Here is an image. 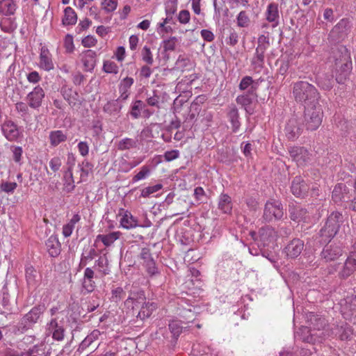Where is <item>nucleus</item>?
<instances>
[{
  "label": "nucleus",
  "instance_id": "obj_64",
  "mask_svg": "<svg viewBox=\"0 0 356 356\" xmlns=\"http://www.w3.org/2000/svg\"><path fill=\"white\" fill-rule=\"evenodd\" d=\"M178 40L175 37H170L169 39L163 41V49L165 51H174L175 49Z\"/></svg>",
  "mask_w": 356,
  "mask_h": 356
},
{
  "label": "nucleus",
  "instance_id": "obj_50",
  "mask_svg": "<svg viewBox=\"0 0 356 356\" xmlns=\"http://www.w3.org/2000/svg\"><path fill=\"white\" fill-rule=\"evenodd\" d=\"M28 103L19 102L15 104V109L18 113L20 114L21 117L25 120L26 118L30 117V111Z\"/></svg>",
  "mask_w": 356,
  "mask_h": 356
},
{
  "label": "nucleus",
  "instance_id": "obj_24",
  "mask_svg": "<svg viewBox=\"0 0 356 356\" xmlns=\"http://www.w3.org/2000/svg\"><path fill=\"white\" fill-rule=\"evenodd\" d=\"M350 197V191L344 184L340 183L335 186L332 194V198L335 203L348 202Z\"/></svg>",
  "mask_w": 356,
  "mask_h": 356
},
{
  "label": "nucleus",
  "instance_id": "obj_22",
  "mask_svg": "<svg viewBox=\"0 0 356 356\" xmlns=\"http://www.w3.org/2000/svg\"><path fill=\"white\" fill-rule=\"evenodd\" d=\"M289 213L290 218L296 222H307L309 219V213L307 209L302 207L300 205H289Z\"/></svg>",
  "mask_w": 356,
  "mask_h": 356
},
{
  "label": "nucleus",
  "instance_id": "obj_58",
  "mask_svg": "<svg viewBox=\"0 0 356 356\" xmlns=\"http://www.w3.org/2000/svg\"><path fill=\"white\" fill-rule=\"evenodd\" d=\"M145 294L142 290H138L137 291H131L128 298L125 301V304H129V301L138 302L139 300H144Z\"/></svg>",
  "mask_w": 356,
  "mask_h": 356
},
{
  "label": "nucleus",
  "instance_id": "obj_56",
  "mask_svg": "<svg viewBox=\"0 0 356 356\" xmlns=\"http://www.w3.org/2000/svg\"><path fill=\"white\" fill-rule=\"evenodd\" d=\"M143 265L145 266L146 271L149 276L152 277L159 274V271L154 259L150 260L147 263H143Z\"/></svg>",
  "mask_w": 356,
  "mask_h": 356
},
{
  "label": "nucleus",
  "instance_id": "obj_6",
  "mask_svg": "<svg viewBox=\"0 0 356 356\" xmlns=\"http://www.w3.org/2000/svg\"><path fill=\"white\" fill-rule=\"evenodd\" d=\"M46 309L44 304L34 306L28 313L24 314L17 323L16 327L18 332L24 333L31 329L38 322Z\"/></svg>",
  "mask_w": 356,
  "mask_h": 356
},
{
  "label": "nucleus",
  "instance_id": "obj_30",
  "mask_svg": "<svg viewBox=\"0 0 356 356\" xmlns=\"http://www.w3.org/2000/svg\"><path fill=\"white\" fill-rule=\"evenodd\" d=\"M47 250L51 257H58L61 251V244L55 235H51L45 243Z\"/></svg>",
  "mask_w": 356,
  "mask_h": 356
},
{
  "label": "nucleus",
  "instance_id": "obj_11",
  "mask_svg": "<svg viewBox=\"0 0 356 356\" xmlns=\"http://www.w3.org/2000/svg\"><path fill=\"white\" fill-rule=\"evenodd\" d=\"M302 124L298 118L292 117L287 121L284 128V133L289 140H296L302 134Z\"/></svg>",
  "mask_w": 356,
  "mask_h": 356
},
{
  "label": "nucleus",
  "instance_id": "obj_43",
  "mask_svg": "<svg viewBox=\"0 0 356 356\" xmlns=\"http://www.w3.org/2000/svg\"><path fill=\"white\" fill-rule=\"evenodd\" d=\"M77 15L75 11L71 7H67L64 10V17L62 19L63 24L74 25L76 23Z\"/></svg>",
  "mask_w": 356,
  "mask_h": 356
},
{
  "label": "nucleus",
  "instance_id": "obj_10",
  "mask_svg": "<svg viewBox=\"0 0 356 356\" xmlns=\"http://www.w3.org/2000/svg\"><path fill=\"white\" fill-rule=\"evenodd\" d=\"M288 151L292 160L299 166H303L311 161V154L304 147H289Z\"/></svg>",
  "mask_w": 356,
  "mask_h": 356
},
{
  "label": "nucleus",
  "instance_id": "obj_60",
  "mask_svg": "<svg viewBox=\"0 0 356 356\" xmlns=\"http://www.w3.org/2000/svg\"><path fill=\"white\" fill-rule=\"evenodd\" d=\"M102 6L106 13L113 12L117 8L118 0H104L102 2Z\"/></svg>",
  "mask_w": 356,
  "mask_h": 356
},
{
  "label": "nucleus",
  "instance_id": "obj_26",
  "mask_svg": "<svg viewBox=\"0 0 356 356\" xmlns=\"http://www.w3.org/2000/svg\"><path fill=\"white\" fill-rule=\"evenodd\" d=\"M304 242L299 238H294L285 248L287 257L294 259L298 257L303 250Z\"/></svg>",
  "mask_w": 356,
  "mask_h": 356
},
{
  "label": "nucleus",
  "instance_id": "obj_20",
  "mask_svg": "<svg viewBox=\"0 0 356 356\" xmlns=\"http://www.w3.org/2000/svg\"><path fill=\"white\" fill-rule=\"evenodd\" d=\"M341 312L346 318L356 317V296H347L341 303Z\"/></svg>",
  "mask_w": 356,
  "mask_h": 356
},
{
  "label": "nucleus",
  "instance_id": "obj_1",
  "mask_svg": "<svg viewBox=\"0 0 356 356\" xmlns=\"http://www.w3.org/2000/svg\"><path fill=\"white\" fill-rule=\"evenodd\" d=\"M335 80L343 84L348 79L353 66L350 54L345 46H339L333 51Z\"/></svg>",
  "mask_w": 356,
  "mask_h": 356
},
{
  "label": "nucleus",
  "instance_id": "obj_48",
  "mask_svg": "<svg viewBox=\"0 0 356 356\" xmlns=\"http://www.w3.org/2000/svg\"><path fill=\"white\" fill-rule=\"evenodd\" d=\"M136 146L137 140L129 138H124L120 140L117 144V147L120 151L135 148Z\"/></svg>",
  "mask_w": 356,
  "mask_h": 356
},
{
  "label": "nucleus",
  "instance_id": "obj_45",
  "mask_svg": "<svg viewBox=\"0 0 356 356\" xmlns=\"http://www.w3.org/2000/svg\"><path fill=\"white\" fill-rule=\"evenodd\" d=\"M156 309V305L154 302H144L139 311L137 317L141 320H144L151 316L153 311Z\"/></svg>",
  "mask_w": 356,
  "mask_h": 356
},
{
  "label": "nucleus",
  "instance_id": "obj_15",
  "mask_svg": "<svg viewBox=\"0 0 356 356\" xmlns=\"http://www.w3.org/2000/svg\"><path fill=\"white\" fill-rule=\"evenodd\" d=\"M226 116L231 124L232 131L237 133L241 127L240 115L238 109L234 104L228 105L226 108Z\"/></svg>",
  "mask_w": 356,
  "mask_h": 356
},
{
  "label": "nucleus",
  "instance_id": "obj_53",
  "mask_svg": "<svg viewBox=\"0 0 356 356\" xmlns=\"http://www.w3.org/2000/svg\"><path fill=\"white\" fill-rule=\"evenodd\" d=\"M169 330L174 338L177 339L182 332V326L178 321H172L168 325Z\"/></svg>",
  "mask_w": 356,
  "mask_h": 356
},
{
  "label": "nucleus",
  "instance_id": "obj_42",
  "mask_svg": "<svg viewBox=\"0 0 356 356\" xmlns=\"http://www.w3.org/2000/svg\"><path fill=\"white\" fill-rule=\"evenodd\" d=\"M66 140L67 135L61 130L52 131L49 133L50 144L53 147L58 146Z\"/></svg>",
  "mask_w": 356,
  "mask_h": 356
},
{
  "label": "nucleus",
  "instance_id": "obj_44",
  "mask_svg": "<svg viewBox=\"0 0 356 356\" xmlns=\"http://www.w3.org/2000/svg\"><path fill=\"white\" fill-rule=\"evenodd\" d=\"M63 179L64 190L67 193L72 192L75 188L73 171H70V170H65L64 172Z\"/></svg>",
  "mask_w": 356,
  "mask_h": 356
},
{
  "label": "nucleus",
  "instance_id": "obj_8",
  "mask_svg": "<svg viewBox=\"0 0 356 356\" xmlns=\"http://www.w3.org/2000/svg\"><path fill=\"white\" fill-rule=\"evenodd\" d=\"M351 29V22L347 18H343L332 28L330 37L335 42H340L348 36Z\"/></svg>",
  "mask_w": 356,
  "mask_h": 356
},
{
  "label": "nucleus",
  "instance_id": "obj_41",
  "mask_svg": "<svg viewBox=\"0 0 356 356\" xmlns=\"http://www.w3.org/2000/svg\"><path fill=\"white\" fill-rule=\"evenodd\" d=\"M1 29L8 33H13L17 27L15 17H6L0 23Z\"/></svg>",
  "mask_w": 356,
  "mask_h": 356
},
{
  "label": "nucleus",
  "instance_id": "obj_51",
  "mask_svg": "<svg viewBox=\"0 0 356 356\" xmlns=\"http://www.w3.org/2000/svg\"><path fill=\"white\" fill-rule=\"evenodd\" d=\"M140 55L142 60L147 65H152L154 63L153 54L148 46L145 45L141 49Z\"/></svg>",
  "mask_w": 356,
  "mask_h": 356
},
{
  "label": "nucleus",
  "instance_id": "obj_21",
  "mask_svg": "<svg viewBox=\"0 0 356 356\" xmlns=\"http://www.w3.org/2000/svg\"><path fill=\"white\" fill-rule=\"evenodd\" d=\"M134 83V79L132 77L127 76L120 80L118 84V92L120 100L127 101L131 95V88Z\"/></svg>",
  "mask_w": 356,
  "mask_h": 356
},
{
  "label": "nucleus",
  "instance_id": "obj_31",
  "mask_svg": "<svg viewBox=\"0 0 356 356\" xmlns=\"http://www.w3.org/2000/svg\"><path fill=\"white\" fill-rule=\"evenodd\" d=\"M266 51L262 47L256 48L255 53L251 59V65L254 70L260 71L264 67Z\"/></svg>",
  "mask_w": 356,
  "mask_h": 356
},
{
  "label": "nucleus",
  "instance_id": "obj_18",
  "mask_svg": "<svg viewBox=\"0 0 356 356\" xmlns=\"http://www.w3.org/2000/svg\"><path fill=\"white\" fill-rule=\"evenodd\" d=\"M25 276L28 287L30 289H35L40 284L42 275L32 266H26Z\"/></svg>",
  "mask_w": 356,
  "mask_h": 356
},
{
  "label": "nucleus",
  "instance_id": "obj_55",
  "mask_svg": "<svg viewBox=\"0 0 356 356\" xmlns=\"http://www.w3.org/2000/svg\"><path fill=\"white\" fill-rule=\"evenodd\" d=\"M150 168L148 165H143L140 170L132 178L133 182L145 179L150 175Z\"/></svg>",
  "mask_w": 356,
  "mask_h": 356
},
{
  "label": "nucleus",
  "instance_id": "obj_29",
  "mask_svg": "<svg viewBox=\"0 0 356 356\" xmlns=\"http://www.w3.org/2000/svg\"><path fill=\"white\" fill-rule=\"evenodd\" d=\"M39 66L45 71H50L54 67L51 54L44 47H42L40 50Z\"/></svg>",
  "mask_w": 356,
  "mask_h": 356
},
{
  "label": "nucleus",
  "instance_id": "obj_52",
  "mask_svg": "<svg viewBox=\"0 0 356 356\" xmlns=\"http://www.w3.org/2000/svg\"><path fill=\"white\" fill-rule=\"evenodd\" d=\"M163 188V185L161 184H157L154 186H149L145 187L141 190L140 196L143 197H149L154 193L159 191Z\"/></svg>",
  "mask_w": 356,
  "mask_h": 356
},
{
  "label": "nucleus",
  "instance_id": "obj_47",
  "mask_svg": "<svg viewBox=\"0 0 356 356\" xmlns=\"http://www.w3.org/2000/svg\"><path fill=\"white\" fill-rule=\"evenodd\" d=\"M81 175L79 182L84 181L88 178L90 173L92 172L93 165L87 160H84L79 164Z\"/></svg>",
  "mask_w": 356,
  "mask_h": 356
},
{
  "label": "nucleus",
  "instance_id": "obj_3",
  "mask_svg": "<svg viewBox=\"0 0 356 356\" xmlns=\"http://www.w3.org/2000/svg\"><path fill=\"white\" fill-rule=\"evenodd\" d=\"M50 319L46 325V332L57 341H62L65 338V321L63 312L58 307H51L49 311Z\"/></svg>",
  "mask_w": 356,
  "mask_h": 356
},
{
  "label": "nucleus",
  "instance_id": "obj_62",
  "mask_svg": "<svg viewBox=\"0 0 356 356\" xmlns=\"http://www.w3.org/2000/svg\"><path fill=\"white\" fill-rule=\"evenodd\" d=\"M103 70L106 73L117 74L118 72V66L113 61L106 60L104 63Z\"/></svg>",
  "mask_w": 356,
  "mask_h": 356
},
{
  "label": "nucleus",
  "instance_id": "obj_54",
  "mask_svg": "<svg viewBox=\"0 0 356 356\" xmlns=\"http://www.w3.org/2000/svg\"><path fill=\"white\" fill-rule=\"evenodd\" d=\"M193 195L198 204L207 203L208 197L204 189L202 187H196L194 189Z\"/></svg>",
  "mask_w": 356,
  "mask_h": 356
},
{
  "label": "nucleus",
  "instance_id": "obj_38",
  "mask_svg": "<svg viewBox=\"0 0 356 356\" xmlns=\"http://www.w3.org/2000/svg\"><path fill=\"white\" fill-rule=\"evenodd\" d=\"M145 107V104L140 99L134 100L131 105L128 114L133 119H138L142 113L143 109Z\"/></svg>",
  "mask_w": 356,
  "mask_h": 356
},
{
  "label": "nucleus",
  "instance_id": "obj_46",
  "mask_svg": "<svg viewBox=\"0 0 356 356\" xmlns=\"http://www.w3.org/2000/svg\"><path fill=\"white\" fill-rule=\"evenodd\" d=\"M97 256V252L95 248H91L85 250L81 254L79 267L83 268L86 266L89 261H92L95 257Z\"/></svg>",
  "mask_w": 356,
  "mask_h": 356
},
{
  "label": "nucleus",
  "instance_id": "obj_32",
  "mask_svg": "<svg viewBox=\"0 0 356 356\" xmlns=\"http://www.w3.org/2000/svg\"><path fill=\"white\" fill-rule=\"evenodd\" d=\"M266 19L268 22L273 23L272 26L276 27L279 24V10L278 5L275 3H270L266 12Z\"/></svg>",
  "mask_w": 356,
  "mask_h": 356
},
{
  "label": "nucleus",
  "instance_id": "obj_37",
  "mask_svg": "<svg viewBox=\"0 0 356 356\" xmlns=\"http://www.w3.org/2000/svg\"><path fill=\"white\" fill-rule=\"evenodd\" d=\"M46 346L44 343L36 344L26 350L21 352L22 356H48L45 353Z\"/></svg>",
  "mask_w": 356,
  "mask_h": 356
},
{
  "label": "nucleus",
  "instance_id": "obj_57",
  "mask_svg": "<svg viewBox=\"0 0 356 356\" xmlns=\"http://www.w3.org/2000/svg\"><path fill=\"white\" fill-rule=\"evenodd\" d=\"M159 100H160V96L158 95L157 90H153L152 91V95H147V99H146V103L147 105L150 106H154L158 108H159Z\"/></svg>",
  "mask_w": 356,
  "mask_h": 356
},
{
  "label": "nucleus",
  "instance_id": "obj_4",
  "mask_svg": "<svg viewBox=\"0 0 356 356\" xmlns=\"http://www.w3.org/2000/svg\"><path fill=\"white\" fill-rule=\"evenodd\" d=\"M343 216L339 211H333L327 217L325 224L319 232V235L325 243L329 242L339 232Z\"/></svg>",
  "mask_w": 356,
  "mask_h": 356
},
{
  "label": "nucleus",
  "instance_id": "obj_7",
  "mask_svg": "<svg viewBox=\"0 0 356 356\" xmlns=\"http://www.w3.org/2000/svg\"><path fill=\"white\" fill-rule=\"evenodd\" d=\"M284 215L283 205L280 200L270 199L264 206L263 220L269 222L280 220Z\"/></svg>",
  "mask_w": 356,
  "mask_h": 356
},
{
  "label": "nucleus",
  "instance_id": "obj_34",
  "mask_svg": "<svg viewBox=\"0 0 356 356\" xmlns=\"http://www.w3.org/2000/svg\"><path fill=\"white\" fill-rule=\"evenodd\" d=\"M60 92L63 98L67 102L71 107H74L80 102L78 92L73 91L71 88H62Z\"/></svg>",
  "mask_w": 356,
  "mask_h": 356
},
{
  "label": "nucleus",
  "instance_id": "obj_40",
  "mask_svg": "<svg viewBox=\"0 0 356 356\" xmlns=\"http://www.w3.org/2000/svg\"><path fill=\"white\" fill-rule=\"evenodd\" d=\"M316 83L321 89L330 90L334 85L333 75L325 74L318 76L316 79Z\"/></svg>",
  "mask_w": 356,
  "mask_h": 356
},
{
  "label": "nucleus",
  "instance_id": "obj_35",
  "mask_svg": "<svg viewBox=\"0 0 356 356\" xmlns=\"http://www.w3.org/2000/svg\"><path fill=\"white\" fill-rule=\"evenodd\" d=\"M17 8V6L13 0L0 1V13L5 16L13 15Z\"/></svg>",
  "mask_w": 356,
  "mask_h": 356
},
{
  "label": "nucleus",
  "instance_id": "obj_28",
  "mask_svg": "<svg viewBox=\"0 0 356 356\" xmlns=\"http://www.w3.org/2000/svg\"><path fill=\"white\" fill-rule=\"evenodd\" d=\"M232 197L227 193H221L218 200V209L225 214H231L233 209Z\"/></svg>",
  "mask_w": 356,
  "mask_h": 356
},
{
  "label": "nucleus",
  "instance_id": "obj_13",
  "mask_svg": "<svg viewBox=\"0 0 356 356\" xmlns=\"http://www.w3.org/2000/svg\"><path fill=\"white\" fill-rule=\"evenodd\" d=\"M44 97L45 92L44 90L42 87L38 86L27 95L26 99L30 108L38 110L42 106Z\"/></svg>",
  "mask_w": 356,
  "mask_h": 356
},
{
  "label": "nucleus",
  "instance_id": "obj_16",
  "mask_svg": "<svg viewBox=\"0 0 356 356\" xmlns=\"http://www.w3.org/2000/svg\"><path fill=\"white\" fill-rule=\"evenodd\" d=\"M309 190V185L300 176H296L291 181V191L297 197H305Z\"/></svg>",
  "mask_w": 356,
  "mask_h": 356
},
{
  "label": "nucleus",
  "instance_id": "obj_19",
  "mask_svg": "<svg viewBox=\"0 0 356 356\" xmlns=\"http://www.w3.org/2000/svg\"><path fill=\"white\" fill-rule=\"evenodd\" d=\"M3 136L9 141H16L20 135L17 125L11 120L5 121L1 125Z\"/></svg>",
  "mask_w": 356,
  "mask_h": 356
},
{
  "label": "nucleus",
  "instance_id": "obj_23",
  "mask_svg": "<svg viewBox=\"0 0 356 356\" xmlns=\"http://www.w3.org/2000/svg\"><path fill=\"white\" fill-rule=\"evenodd\" d=\"M81 61L83 63L84 70L92 72L97 62V54L91 49L83 51L80 54Z\"/></svg>",
  "mask_w": 356,
  "mask_h": 356
},
{
  "label": "nucleus",
  "instance_id": "obj_33",
  "mask_svg": "<svg viewBox=\"0 0 356 356\" xmlns=\"http://www.w3.org/2000/svg\"><path fill=\"white\" fill-rule=\"evenodd\" d=\"M258 83L254 81L250 76H244L238 86V88L241 90H248L247 93H256Z\"/></svg>",
  "mask_w": 356,
  "mask_h": 356
},
{
  "label": "nucleus",
  "instance_id": "obj_27",
  "mask_svg": "<svg viewBox=\"0 0 356 356\" xmlns=\"http://www.w3.org/2000/svg\"><path fill=\"white\" fill-rule=\"evenodd\" d=\"M101 336V332L98 330H92L79 344L76 352L80 354L82 353L85 350L93 346L97 341L99 340Z\"/></svg>",
  "mask_w": 356,
  "mask_h": 356
},
{
  "label": "nucleus",
  "instance_id": "obj_39",
  "mask_svg": "<svg viewBox=\"0 0 356 356\" xmlns=\"http://www.w3.org/2000/svg\"><path fill=\"white\" fill-rule=\"evenodd\" d=\"M120 222V225L127 229L135 228L138 225L137 219L127 211L122 215Z\"/></svg>",
  "mask_w": 356,
  "mask_h": 356
},
{
  "label": "nucleus",
  "instance_id": "obj_17",
  "mask_svg": "<svg viewBox=\"0 0 356 356\" xmlns=\"http://www.w3.org/2000/svg\"><path fill=\"white\" fill-rule=\"evenodd\" d=\"M342 248L340 245L331 244L325 245L321 256L326 262L332 261L337 259L342 255Z\"/></svg>",
  "mask_w": 356,
  "mask_h": 356
},
{
  "label": "nucleus",
  "instance_id": "obj_14",
  "mask_svg": "<svg viewBox=\"0 0 356 356\" xmlns=\"http://www.w3.org/2000/svg\"><path fill=\"white\" fill-rule=\"evenodd\" d=\"M236 102L244 108L246 114L251 115L254 112V109L252 105L254 102H257V93H245L241 95L236 98Z\"/></svg>",
  "mask_w": 356,
  "mask_h": 356
},
{
  "label": "nucleus",
  "instance_id": "obj_61",
  "mask_svg": "<svg viewBox=\"0 0 356 356\" xmlns=\"http://www.w3.org/2000/svg\"><path fill=\"white\" fill-rule=\"evenodd\" d=\"M237 25L239 27H247L250 23V18L245 11L243 10L237 16Z\"/></svg>",
  "mask_w": 356,
  "mask_h": 356
},
{
  "label": "nucleus",
  "instance_id": "obj_2",
  "mask_svg": "<svg viewBox=\"0 0 356 356\" xmlns=\"http://www.w3.org/2000/svg\"><path fill=\"white\" fill-rule=\"evenodd\" d=\"M293 96L301 104L310 106L319 104L321 95L316 88L307 81H299L293 86Z\"/></svg>",
  "mask_w": 356,
  "mask_h": 356
},
{
  "label": "nucleus",
  "instance_id": "obj_63",
  "mask_svg": "<svg viewBox=\"0 0 356 356\" xmlns=\"http://www.w3.org/2000/svg\"><path fill=\"white\" fill-rule=\"evenodd\" d=\"M111 299L113 301L118 302L125 297V292L122 287H117L112 290Z\"/></svg>",
  "mask_w": 356,
  "mask_h": 356
},
{
  "label": "nucleus",
  "instance_id": "obj_25",
  "mask_svg": "<svg viewBox=\"0 0 356 356\" xmlns=\"http://www.w3.org/2000/svg\"><path fill=\"white\" fill-rule=\"evenodd\" d=\"M124 102L120 100L119 98L108 101L103 106L104 113L112 117L120 116L122 108H123Z\"/></svg>",
  "mask_w": 356,
  "mask_h": 356
},
{
  "label": "nucleus",
  "instance_id": "obj_36",
  "mask_svg": "<svg viewBox=\"0 0 356 356\" xmlns=\"http://www.w3.org/2000/svg\"><path fill=\"white\" fill-rule=\"evenodd\" d=\"M120 232H113L108 234H99L95 239V243L100 241L106 247L111 246L116 240L120 238Z\"/></svg>",
  "mask_w": 356,
  "mask_h": 356
},
{
  "label": "nucleus",
  "instance_id": "obj_59",
  "mask_svg": "<svg viewBox=\"0 0 356 356\" xmlns=\"http://www.w3.org/2000/svg\"><path fill=\"white\" fill-rule=\"evenodd\" d=\"M17 184L15 182H8L2 181L0 184V190L6 193H13Z\"/></svg>",
  "mask_w": 356,
  "mask_h": 356
},
{
  "label": "nucleus",
  "instance_id": "obj_12",
  "mask_svg": "<svg viewBox=\"0 0 356 356\" xmlns=\"http://www.w3.org/2000/svg\"><path fill=\"white\" fill-rule=\"evenodd\" d=\"M277 237V232L272 227H261L259 232V246H262L263 248L272 247Z\"/></svg>",
  "mask_w": 356,
  "mask_h": 356
},
{
  "label": "nucleus",
  "instance_id": "obj_5",
  "mask_svg": "<svg viewBox=\"0 0 356 356\" xmlns=\"http://www.w3.org/2000/svg\"><path fill=\"white\" fill-rule=\"evenodd\" d=\"M323 111L320 104L305 106L303 122L307 130L315 131L322 123Z\"/></svg>",
  "mask_w": 356,
  "mask_h": 356
},
{
  "label": "nucleus",
  "instance_id": "obj_49",
  "mask_svg": "<svg viewBox=\"0 0 356 356\" xmlns=\"http://www.w3.org/2000/svg\"><path fill=\"white\" fill-rule=\"evenodd\" d=\"M108 261L106 257H99L97 260L95 262V266L99 268V271L102 273L104 275H108L110 273V270L108 268Z\"/></svg>",
  "mask_w": 356,
  "mask_h": 356
},
{
  "label": "nucleus",
  "instance_id": "obj_9",
  "mask_svg": "<svg viewBox=\"0 0 356 356\" xmlns=\"http://www.w3.org/2000/svg\"><path fill=\"white\" fill-rule=\"evenodd\" d=\"M356 272V245L354 250L349 253L344 263L338 271L340 279L346 280Z\"/></svg>",
  "mask_w": 356,
  "mask_h": 356
}]
</instances>
